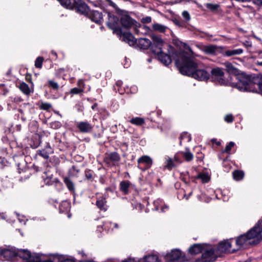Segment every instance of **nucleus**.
<instances>
[{"label": "nucleus", "instance_id": "nucleus-28", "mask_svg": "<svg viewBox=\"0 0 262 262\" xmlns=\"http://www.w3.org/2000/svg\"><path fill=\"white\" fill-rule=\"evenodd\" d=\"M96 205L101 210L105 211L107 209L106 199L103 196L97 198Z\"/></svg>", "mask_w": 262, "mask_h": 262}, {"label": "nucleus", "instance_id": "nucleus-63", "mask_svg": "<svg viewBox=\"0 0 262 262\" xmlns=\"http://www.w3.org/2000/svg\"><path fill=\"white\" fill-rule=\"evenodd\" d=\"M31 168L33 169L34 170V172H37L40 170L39 167L38 166H36L34 164H33L32 165Z\"/></svg>", "mask_w": 262, "mask_h": 262}, {"label": "nucleus", "instance_id": "nucleus-58", "mask_svg": "<svg viewBox=\"0 0 262 262\" xmlns=\"http://www.w3.org/2000/svg\"><path fill=\"white\" fill-rule=\"evenodd\" d=\"M182 16L186 21H188L190 19V16L189 13L187 11H184L182 12Z\"/></svg>", "mask_w": 262, "mask_h": 262}, {"label": "nucleus", "instance_id": "nucleus-20", "mask_svg": "<svg viewBox=\"0 0 262 262\" xmlns=\"http://www.w3.org/2000/svg\"><path fill=\"white\" fill-rule=\"evenodd\" d=\"M53 152L52 148L49 143H46L45 148L37 151V155L42 157L45 159H48L49 155Z\"/></svg>", "mask_w": 262, "mask_h": 262}, {"label": "nucleus", "instance_id": "nucleus-55", "mask_svg": "<svg viewBox=\"0 0 262 262\" xmlns=\"http://www.w3.org/2000/svg\"><path fill=\"white\" fill-rule=\"evenodd\" d=\"M40 143V142L39 141V139H36L35 141H33V142L30 144V146L32 148L35 149L39 146Z\"/></svg>", "mask_w": 262, "mask_h": 262}, {"label": "nucleus", "instance_id": "nucleus-29", "mask_svg": "<svg viewBox=\"0 0 262 262\" xmlns=\"http://www.w3.org/2000/svg\"><path fill=\"white\" fill-rule=\"evenodd\" d=\"M63 181L69 191L71 193H74L75 191V184L71 178L69 177H63Z\"/></svg>", "mask_w": 262, "mask_h": 262}, {"label": "nucleus", "instance_id": "nucleus-12", "mask_svg": "<svg viewBox=\"0 0 262 262\" xmlns=\"http://www.w3.org/2000/svg\"><path fill=\"white\" fill-rule=\"evenodd\" d=\"M212 79L216 80V82H225V73L221 68L216 67L212 68L210 73Z\"/></svg>", "mask_w": 262, "mask_h": 262}, {"label": "nucleus", "instance_id": "nucleus-5", "mask_svg": "<svg viewBox=\"0 0 262 262\" xmlns=\"http://www.w3.org/2000/svg\"><path fill=\"white\" fill-rule=\"evenodd\" d=\"M246 233L251 239L252 244H258L262 241V219L259 220Z\"/></svg>", "mask_w": 262, "mask_h": 262}, {"label": "nucleus", "instance_id": "nucleus-18", "mask_svg": "<svg viewBox=\"0 0 262 262\" xmlns=\"http://www.w3.org/2000/svg\"><path fill=\"white\" fill-rule=\"evenodd\" d=\"M76 126L81 133H89L92 132L93 127V126L88 121L77 122Z\"/></svg>", "mask_w": 262, "mask_h": 262}, {"label": "nucleus", "instance_id": "nucleus-26", "mask_svg": "<svg viewBox=\"0 0 262 262\" xmlns=\"http://www.w3.org/2000/svg\"><path fill=\"white\" fill-rule=\"evenodd\" d=\"M0 253L6 259L10 260L17 256V250L13 251L9 249H4L1 250Z\"/></svg>", "mask_w": 262, "mask_h": 262}, {"label": "nucleus", "instance_id": "nucleus-19", "mask_svg": "<svg viewBox=\"0 0 262 262\" xmlns=\"http://www.w3.org/2000/svg\"><path fill=\"white\" fill-rule=\"evenodd\" d=\"M236 77L238 82H253L251 75L247 74L246 72H243L239 69L234 75Z\"/></svg>", "mask_w": 262, "mask_h": 262}, {"label": "nucleus", "instance_id": "nucleus-27", "mask_svg": "<svg viewBox=\"0 0 262 262\" xmlns=\"http://www.w3.org/2000/svg\"><path fill=\"white\" fill-rule=\"evenodd\" d=\"M132 186V184L129 181L124 180L120 183L119 189L124 194L126 195L129 193V189Z\"/></svg>", "mask_w": 262, "mask_h": 262}, {"label": "nucleus", "instance_id": "nucleus-41", "mask_svg": "<svg viewBox=\"0 0 262 262\" xmlns=\"http://www.w3.org/2000/svg\"><path fill=\"white\" fill-rule=\"evenodd\" d=\"M195 179H201L203 183H208L210 180V177L207 173H199Z\"/></svg>", "mask_w": 262, "mask_h": 262}, {"label": "nucleus", "instance_id": "nucleus-31", "mask_svg": "<svg viewBox=\"0 0 262 262\" xmlns=\"http://www.w3.org/2000/svg\"><path fill=\"white\" fill-rule=\"evenodd\" d=\"M96 177L94 171L91 169L86 168L84 171V180L92 182Z\"/></svg>", "mask_w": 262, "mask_h": 262}, {"label": "nucleus", "instance_id": "nucleus-42", "mask_svg": "<svg viewBox=\"0 0 262 262\" xmlns=\"http://www.w3.org/2000/svg\"><path fill=\"white\" fill-rule=\"evenodd\" d=\"M143 262H159V257L157 255L145 256Z\"/></svg>", "mask_w": 262, "mask_h": 262}, {"label": "nucleus", "instance_id": "nucleus-39", "mask_svg": "<svg viewBox=\"0 0 262 262\" xmlns=\"http://www.w3.org/2000/svg\"><path fill=\"white\" fill-rule=\"evenodd\" d=\"M130 123L138 126H141L145 123V120L143 118L140 117L133 118L130 121Z\"/></svg>", "mask_w": 262, "mask_h": 262}, {"label": "nucleus", "instance_id": "nucleus-60", "mask_svg": "<svg viewBox=\"0 0 262 262\" xmlns=\"http://www.w3.org/2000/svg\"><path fill=\"white\" fill-rule=\"evenodd\" d=\"M45 183L47 185H49V186L53 185V182L52 178H49L48 177L45 180Z\"/></svg>", "mask_w": 262, "mask_h": 262}, {"label": "nucleus", "instance_id": "nucleus-34", "mask_svg": "<svg viewBox=\"0 0 262 262\" xmlns=\"http://www.w3.org/2000/svg\"><path fill=\"white\" fill-rule=\"evenodd\" d=\"M84 83H78V86L70 90V93L73 95L79 94L84 91Z\"/></svg>", "mask_w": 262, "mask_h": 262}, {"label": "nucleus", "instance_id": "nucleus-15", "mask_svg": "<svg viewBox=\"0 0 262 262\" xmlns=\"http://www.w3.org/2000/svg\"><path fill=\"white\" fill-rule=\"evenodd\" d=\"M138 167L142 170H145L149 168L152 165L151 159L147 156H143L138 160Z\"/></svg>", "mask_w": 262, "mask_h": 262}, {"label": "nucleus", "instance_id": "nucleus-23", "mask_svg": "<svg viewBox=\"0 0 262 262\" xmlns=\"http://www.w3.org/2000/svg\"><path fill=\"white\" fill-rule=\"evenodd\" d=\"M136 45L140 49L147 50L151 46V41L146 38H140Z\"/></svg>", "mask_w": 262, "mask_h": 262}, {"label": "nucleus", "instance_id": "nucleus-48", "mask_svg": "<svg viewBox=\"0 0 262 262\" xmlns=\"http://www.w3.org/2000/svg\"><path fill=\"white\" fill-rule=\"evenodd\" d=\"M43 58L41 56L38 57L35 61V66L37 68H41L42 67Z\"/></svg>", "mask_w": 262, "mask_h": 262}, {"label": "nucleus", "instance_id": "nucleus-59", "mask_svg": "<svg viewBox=\"0 0 262 262\" xmlns=\"http://www.w3.org/2000/svg\"><path fill=\"white\" fill-rule=\"evenodd\" d=\"M180 154L179 153H177L174 157V161L177 162L178 164H180L182 162V161L181 160V158L180 156Z\"/></svg>", "mask_w": 262, "mask_h": 262}, {"label": "nucleus", "instance_id": "nucleus-43", "mask_svg": "<svg viewBox=\"0 0 262 262\" xmlns=\"http://www.w3.org/2000/svg\"><path fill=\"white\" fill-rule=\"evenodd\" d=\"M181 154L187 162L192 161L193 158V155L190 151H182Z\"/></svg>", "mask_w": 262, "mask_h": 262}, {"label": "nucleus", "instance_id": "nucleus-51", "mask_svg": "<svg viewBox=\"0 0 262 262\" xmlns=\"http://www.w3.org/2000/svg\"><path fill=\"white\" fill-rule=\"evenodd\" d=\"M42 255L41 253H39L37 257L35 258V261L33 260L32 262H54L53 260L51 259H48V260H43L41 256Z\"/></svg>", "mask_w": 262, "mask_h": 262}, {"label": "nucleus", "instance_id": "nucleus-53", "mask_svg": "<svg viewBox=\"0 0 262 262\" xmlns=\"http://www.w3.org/2000/svg\"><path fill=\"white\" fill-rule=\"evenodd\" d=\"M48 86L54 91H57L59 88L57 83H48Z\"/></svg>", "mask_w": 262, "mask_h": 262}, {"label": "nucleus", "instance_id": "nucleus-17", "mask_svg": "<svg viewBox=\"0 0 262 262\" xmlns=\"http://www.w3.org/2000/svg\"><path fill=\"white\" fill-rule=\"evenodd\" d=\"M121 160V157L119 154L115 151L111 152L107 155L104 158V162L107 164L116 166L118 164V162Z\"/></svg>", "mask_w": 262, "mask_h": 262}, {"label": "nucleus", "instance_id": "nucleus-6", "mask_svg": "<svg viewBox=\"0 0 262 262\" xmlns=\"http://www.w3.org/2000/svg\"><path fill=\"white\" fill-rule=\"evenodd\" d=\"M108 21L106 23L107 26L113 31V33L120 35L122 33L121 27L119 26L120 18L115 14L107 12Z\"/></svg>", "mask_w": 262, "mask_h": 262}, {"label": "nucleus", "instance_id": "nucleus-44", "mask_svg": "<svg viewBox=\"0 0 262 262\" xmlns=\"http://www.w3.org/2000/svg\"><path fill=\"white\" fill-rule=\"evenodd\" d=\"M220 6L218 4H213L211 3H207L206 7L211 12H215L217 11Z\"/></svg>", "mask_w": 262, "mask_h": 262}, {"label": "nucleus", "instance_id": "nucleus-46", "mask_svg": "<svg viewBox=\"0 0 262 262\" xmlns=\"http://www.w3.org/2000/svg\"><path fill=\"white\" fill-rule=\"evenodd\" d=\"M235 145L234 142L232 141H230L228 143V144L226 146L224 150H223L222 152L227 153L228 154H230V151L231 148Z\"/></svg>", "mask_w": 262, "mask_h": 262}, {"label": "nucleus", "instance_id": "nucleus-32", "mask_svg": "<svg viewBox=\"0 0 262 262\" xmlns=\"http://www.w3.org/2000/svg\"><path fill=\"white\" fill-rule=\"evenodd\" d=\"M224 65L226 68L227 72L230 74L234 75L236 72L238 71V69L234 67L233 65L230 62L227 61L224 63Z\"/></svg>", "mask_w": 262, "mask_h": 262}, {"label": "nucleus", "instance_id": "nucleus-57", "mask_svg": "<svg viewBox=\"0 0 262 262\" xmlns=\"http://www.w3.org/2000/svg\"><path fill=\"white\" fill-rule=\"evenodd\" d=\"M141 21L143 24H147L150 23L151 21V17L150 16H146L145 17H143Z\"/></svg>", "mask_w": 262, "mask_h": 262}, {"label": "nucleus", "instance_id": "nucleus-7", "mask_svg": "<svg viewBox=\"0 0 262 262\" xmlns=\"http://www.w3.org/2000/svg\"><path fill=\"white\" fill-rule=\"evenodd\" d=\"M188 260L187 257L182 255L179 249H175L167 254L165 262H184Z\"/></svg>", "mask_w": 262, "mask_h": 262}, {"label": "nucleus", "instance_id": "nucleus-9", "mask_svg": "<svg viewBox=\"0 0 262 262\" xmlns=\"http://www.w3.org/2000/svg\"><path fill=\"white\" fill-rule=\"evenodd\" d=\"M38 253L32 254L30 251L25 249H17V256L19 257L20 258L25 260L26 262H32L35 261L36 257L38 255Z\"/></svg>", "mask_w": 262, "mask_h": 262}, {"label": "nucleus", "instance_id": "nucleus-35", "mask_svg": "<svg viewBox=\"0 0 262 262\" xmlns=\"http://www.w3.org/2000/svg\"><path fill=\"white\" fill-rule=\"evenodd\" d=\"M243 50L242 49H234V50H226L224 52V56H231L234 55H239L243 53Z\"/></svg>", "mask_w": 262, "mask_h": 262}, {"label": "nucleus", "instance_id": "nucleus-33", "mask_svg": "<svg viewBox=\"0 0 262 262\" xmlns=\"http://www.w3.org/2000/svg\"><path fill=\"white\" fill-rule=\"evenodd\" d=\"M54 260L57 259L58 262H76L74 259L66 258L63 255H59L58 254H53Z\"/></svg>", "mask_w": 262, "mask_h": 262}, {"label": "nucleus", "instance_id": "nucleus-40", "mask_svg": "<svg viewBox=\"0 0 262 262\" xmlns=\"http://www.w3.org/2000/svg\"><path fill=\"white\" fill-rule=\"evenodd\" d=\"M166 159V165L165 167L169 170H171L173 168L176 166L172 158L169 157L165 158Z\"/></svg>", "mask_w": 262, "mask_h": 262}, {"label": "nucleus", "instance_id": "nucleus-30", "mask_svg": "<svg viewBox=\"0 0 262 262\" xmlns=\"http://www.w3.org/2000/svg\"><path fill=\"white\" fill-rule=\"evenodd\" d=\"M71 203L67 201L61 202L59 207L60 213H68L70 210Z\"/></svg>", "mask_w": 262, "mask_h": 262}, {"label": "nucleus", "instance_id": "nucleus-56", "mask_svg": "<svg viewBox=\"0 0 262 262\" xmlns=\"http://www.w3.org/2000/svg\"><path fill=\"white\" fill-rule=\"evenodd\" d=\"M224 120L228 123H231L233 121V117L231 114L227 115L225 117Z\"/></svg>", "mask_w": 262, "mask_h": 262}, {"label": "nucleus", "instance_id": "nucleus-3", "mask_svg": "<svg viewBox=\"0 0 262 262\" xmlns=\"http://www.w3.org/2000/svg\"><path fill=\"white\" fill-rule=\"evenodd\" d=\"M64 8L74 10L79 14H86L89 10L88 5L82 0H57Z\"/></svg>", "mask_w": 262, "mask_h": 262}, {"label": "nucleus", "instance_id": "nucleus-10", "mask_svg": "<svg viewBox=\"0 0 262 262\" xmlns=\"http://www.w3.org/2000/svg\"><path fill=\"white\" fill-rule=\"evenodd\" d=\"M14 160L15 162L16 166L17 167V170L19 173L26 172L29 169V167L27 165V162L26 161L25 158L23 156H14Z\"/></svg>", "mask_w": 262, "mask_h": 262}, {"label": "nucleus", "instance_id": "nucleus-37", "mask_svg": "<svg viewBox=\"0 0 262 262\" xmlns=\"http://www.w3.org/2000/svg\"><path fill=\"white\" fill-rule=\"evenodd\" d=\"M233 179L236 181L242 180L244 177V172L242 170H235L232 172Z\"/></svg>", "mask_w": 262, "mask_h": 262}, {"label": "nucleus", "instance_id": "nucleus-13", "mask_svg": "<svg viewBox=\"0 0 262 262\" xmlns=\"http://www.w3.org/2000/svg\"><path fill=\"white\" fill-rule=\"evenodd\" d=\"M216 249L211 248L205 250L202 254L201 262H213L217 258Z\"/></svg>", "mask_w": 262, "mask_h": 262}, {"label": "nucleus", "instance_id": "nucleus-21", "mask_svg": "<svg viewBox=\"0 0 262 262\" xmlns=\"http://www.w3.org/2000/svg\"><path fill=\"white\" fill-rule=\"evenodd\" d=\"M113 90L116 92L118 91L121 95L125 93L132 92L130 89L125 84V83H115V84L113 85Z\"/></svg>", "mask_w": 262, "mask_h": 262}, {"label": "nucleus", "instance_id": "nucleus-45", "mask_svg": "<svg viewBox=\"0 0 262 262\" xmlns=\"http://www.w3.org/2000/svg\"><path fill=\"white\" fill-rule=\"evenodd\" d=\"M23 99L20 96H15L9 98V101L10 102L18 104L23 101Z\"/></svg>", "mask_w": 262, "mask_h": 262}, {"label": "nucleus", "instance_id": "nucleus-50", "mask_svg": "<svg viewBox=\"0 0 262 262\" xmlns=\"http://www.w3.org/2000/svg\"><path fill=\"white\" fill-rule=\"evenodd\" d=\"M62 126V124L60 122L55 121L50 123V126L52 128L57 129L60 128Z\"/></svg>", "mask_w": 262, "mask_h": 262}, {"label": "nucleus", "instance_id": "nucleus-24", "mask_svg": "<svg viewBox=\"0 0 262 262\" xmlns=\"http://www.w3.org/2000/svg\"><path fill=\"white\" fill-rule=\"evenodd\" d=\"M204 249L203 244H194L188 249V253L191 255H196L202 252Z\"/></svg>", "mask_w": 262, "mask_h": 262}, {"label": "nucleus", "instance_id": "nucleus-25", "mask_svg": "<svg viewBox=\"0 0 262 262\" xmlns=\"http://www.w3.org/2000/svg\"><path fill=\"white\" fill-rule=\"evenodd\" d=\"M231 247V243L229 240L224 241L220 242L215 249L216 251L226 252Z\"/></svg>", "mask_w": 262, "mask_h": 262}, {"label": "nucleus", "instance_id": "nucleus-4", "mask_svg": "<svg viewBox=\"0 0 262 262\" xmlns=\"http://www.w3.org/2000/svg\"><path fill=\"white\" fill-rule=\"evenodd\" d=\"M221 85L230 86L241 92H256L262 94V83H220Z\"/></svg>", "mask_w": 262, "mask_h": 262}, {"label": "nucleus", "instance_id": "nucleus-22", "mask_svg": "<svg viewBox=\"0 0 262 262\" xmlns=\"http://www.w3.org/2000/svg\"><path fill=\"white\" fill-rule=\"evenodd\" d=\"M119 35H122L124 41L127 42L129 46H134L136 45L137 39L134 37L133 34L129 32H123Z\"/></svg>", "mask_w": 262, "mask_h": 262}, {"label": "nucleus", "instance_id": "nucleus-54", "mask_svg": "<svg viewBox=\"0 0 262 262\" xmlns=\"http://www.w3.org/2000/svg\"><path fill=\"white\" fill-rule=\"evenodd\" d=\"M120 147L121 150L124 152H125L128 150V144L126 142L121 143Z\"/></svg>", "mask_w": 262, "mask_h": 262}, {"label": "nucleus", "instance_id": "nucleus-1", "mask_svg": "<svg viewBox=\"0 0 262 262\" xmlns=\"http://www.w3.org/2000/svg\"><path fill=\"white\" fill-rule=\"evenodd\" d=\"M175 64L181 74L198 81H207L210 77V73L205 69H198L196 59L186 52L180 53L179 58L175 61Z\"/></svg>", "mask_w": 262, "mask_h": 262}, {"label": "nucleus", "instance_id": "nucleus-36", "mask_svg": "<svg viewBox=\"0 0 262 262\" xmlns=\"http://www.w3.org/2000/svg\"><path fill=\"white\" fill-rule=\"evenodd\" d=\"M217 50V46L214 45H209L204 47V52L207 54H215Z\"/></svg>", "mask_w": 262, "mask_h": 262}, {"label": "nucleus", "instance_id": "nucleus-38", "mask_svg": "<svg viewBox=\"0 0 262 262\" xmlns=\"http://www.w3.org/2000/svg\"><path fill=\"white\" fill-rule=\"evenodd\" d=\"M167 28V27L165 26L160 24L155 23L152 25L153 30L155 31H158L161 33H164Z\"/></svg>", "mask_w": 262, "mask_h": 262}, {"label": "nucleus", "instance_id": "nucleus-64", "mask_svg": "<svg viewBox=\"0 0 262 262\" xmlns=\"http://www.w3.org/2000/svg\"><path fill=\"white\" fill-rule=\"evenodd\" d=\"M211 142H212V143H213V144H214V143H215V144H216L217 146H220V145H221V142L220 141H217V140H216V139H215V138H213V139H211Z\"/></svg>", "mask_w": 262, "mask_h": 262}, {"label": "nucleus", "instance_id": "nucleus-8", "mask_svg": "<svg viewBox=\"0 0 262 262\" xmlns=\"http://www.w3.org/2000/svg\"><path fill=\"white\" fill-rule=\"evenodd\" d=\"M120 18V22L122 28L128 29L132 27H141V25L128 14H122Z\"/></svg>", "mask_w": 262, "mask_h": 262}, {"label": "nucleus", "instance_id": "nucleus-14", "mask_svg": "<svg viewBox=\"0 0 262 262\" xmlns=\"http://www.w3.org/2000/svg\"><path fill=\"white\" fill-rule=\"evenodd\" d=\"M236 245L238 247V249L241 248H245L247 245H253L246 233L236 237Z\"/></svg>", "mask_w": 262, "mask_h": 262}, {"label": "nucleus", "instance_id": "nucleus-52", "mask_svg": "<svg viewBox=\"0 0 262 262\" xmlns=\"http://www.w3.org/2000/svg\"><path fill=\"white\" fill-rule=\"evenodd\" d=\"M52 107V105L49 103H41L40 108L43 110H49Z\"/></svg>", "mask_w": 262, "mask_h": 262}, {"label": "nucleus", "instance_id": "nucleus-47", "mask_svg": "<svg viewBox=\"0 0 262 262\" xmlns=\"http://www.w3.org/2000/svg\"><path fill=\"white\" fill-rule=\"evenodd\" d=\"M172 21L174 25L178 26L180 28L186 27V23L183 20H179L177 18H174L172 19Z\"/></svg>", "mask_w": 262, "mask_h": 262}, {"label": "nucleus", "instance_id": "nucleus-49", "mask_svg": "<svg viewBox=\"0 0 262 262\" xmlns=\"http://www.w3.org/2000/svg\"><path fill=\"white\" fill-rule=\"evenodd\" d=\"M108 3L110 6H112V7H113L117 10V13L119 15H122V13L124 12V11L123 10L119 9L118 8L117 5L115 3H114L112 1L110 0V1H109Z\"/></svg>", "mask_w": 262, "mask_h": 262}, {"label": "nucleus", "instance_id": "nucleus-2", "mask_svg": "<svg viewBox=\"0 0 262 262\" xmlns=\"http://www.w3.org/2000/svg\"><path fill=\"white\" fill-rule=\"evenodd\" d=\"M152 43L150 46L151 52L158 56L159 60L165 66L170 64L172 60L169 54L164 53L162 51V47L164 45L163 40L156 35L151 36Z\"/></svg>", "mask_w": 262, "mask_h": 262}, {"label": "nucleus", "instance_id": "nucleus-61", "mask_svg": "<svg viewBox=\"0 0 262 262\" xmlns=\"http://www.w3.org/2000/svg\"><path fill=\"white\" fill-rule=\"evenodd\" d=\"M71 170H73L76 172V174H78L80 172V169L75 165L72 166V168L69 169V171L70 172Z\"/></svg>", "mask_w": 262, "mask_h": 262}, {"label": "nucleus", "instance_id": "nucleus-11", "mask_svg": "<svg viewBox=\"0 0 262 262\" xmlns=\"http://www.w3.org/2000/svg\"><path fill=\"white\" fill-rule=\"evenodd\" d=\"M89 10L86 12V14H81L90 18L92 21L95 22L99 25L101 24L103 21L102 14L98 11L93 10L91 11L89 7L88 6Z\"/></svg>", "mask_w": 262, "mask_h": 262}, {"label": "nucleus", "instance_id": "nucleus-62", "mask_svg": "<svg viewBox=\"0 0 262 262\" xmlns=\"http://www.w3.org/2000/svg\"><path fill=\"white\" fill-rule=\"evenodd\" d=\"M26 80L28 82H32L31 75L28 73L26 74L25 76Z\"/></svg>", "mask_w": 262, "mask_h": 262}, {"label": "nucleus", "instance_id": "nucleus-16", "mask_svg": "<svg viewBox=\"0 0 262 262\" xmlns=\"http://www.w3.org/2000/svg\"><path fill=\"white\" fill-rule=\"evenodd\" d=\"M16 86L26 96L29 97L34 92L33 83H18Z\"/></svg>", "mask_w": 262, "mask_h": 262}]
</instances>
